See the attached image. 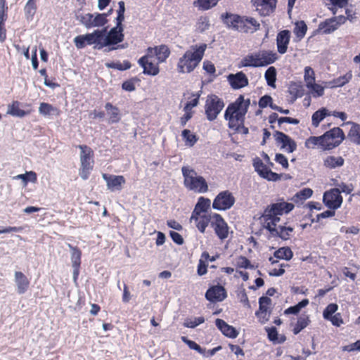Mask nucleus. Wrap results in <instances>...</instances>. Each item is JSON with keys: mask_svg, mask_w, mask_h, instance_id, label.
Here are the masks:
<instances>
[{"mask_svg": "<svg viewBox=\"0 0 360 360\" xmlns=\"http://www.w3.org/2000/svg\"><path fill=\"white\" fill-rule=\"evenodd\" d=\"M292 210V203L286 202H279L273 203L268 206L264 211L262 216L264 221V227L268 229L273 235H278L283 239H287L288 231H292L291 227H284L280 226L279 230L276 228L277 222L280 221L279 216L290 212Z\"/></svg>", "mask_w": 360, "mask_h": 360, "instance_id": "nucleus-1", "label": "nucleus"}, {"mask_svg": "<svg viewBox=\"0 0 360 360\" xmlns=\"http://www.w3.org/2000/svg\"><path fill=\"white\" fill-rule=\"evenodd\" d=\"M250 105V100H245L244 96L240 95L233 103L228 105L225 110L224 119L229 122V129L239 131L240 126L244 124L245 116Z\"/></svg>", "mask_w": 360, "mask_h": 360, "instance_id": "nucleus-2", "label": "nucleus"}, {"mask_svg": "<svg viewBox=\"0 0 360 360\" xmlns=\"http://www.w3.org/2000/svg\"><path fill=\"white\" fill-rule=\"evenodd\" d=\"M206 44L199 47L192 48L194 51L188 50L181 57L177 63V70L179 73L191 72L201 61L206 49Z\"/></svg>", "mask_w": 360, "mask_h": 360, "instance_id": "nucleus-3", "label": "nucleus"}, {"mask_svg": "<svg viewBox=\"0 0 360 360\" xmlns=\"http://www.w3.org/2000/svg\"><path fill=\"white\" fill-rule=\"evenodd\" d=\"M181 172L184 178V186L188 189L198 193H205L208 191L205 179L201 176H198L194 169L188 167H183Z\"/></svg>", "mask_w": 360, "mask_h": 360, "instance_id": "nucleus-4", "label": "nucleus"}, {"mask_svg": "<svg viewBox=\"0 0 360 360\" xmlns=\"http://www.w3.org/2000/svg\"><path fill=\"white\" fill-rule=\"evenodd\" d=\"M107 31V27L101 30H96L92 33L86 34L78 35L74 39L75 46L79 49H83L86 45H94L96 49H103L102 38L105 37V32Z\"/></svg>", "mask_w": 360, "mask_h": 360, "instance_id": "nucleus-5", "label": "nucleus"}, {"mask_svg": "<svg viewBox=\"0 0 360 360\" xmlns=\"http://www.w3.org/2000/svg\"><path fill=\"white\" fill-rule=\"evenodd\" d=\"M124 28L114 27L108 32H105V37L102 38L103 48L106 47V51H112L119 49H123L128 47V44H122L118 45L119 43L123 41L124 35L123 33Z\"/></svg>", "mask_w": 360, "mask_h": 360, "instance_id": "nucleus-6", "label": "nucleus"}, {"mask_svg": "<svg viewBox=\"0 0 360 360\" xmlns=\"http://www.w3.org/2000/svg\"><path fill=\"white\" fill-rule=\"evenodd\" d=\"M77 147L81 150L79 176L82 179L86 180L94 167V151L86 145H79Z\"/></svg>", "mask_w": 360, "mask_h": 360, "instance_id": "nucleus-7", "label": "nucleus"}, {"mask_svg": "<svg viewBox=\"0 0 360 360\" xmlns=\"http://www.w3.org/2000/svg\"><path fill=\"white\" fill-rule=\"evenodd\" d=\"M224 105V101L217 95H208L205 104V113L207 120H215Z\"/></svg>", "mask_w": 360, "mask_h": 360, "instance_id": "nucleus-8", "label": "nucleus"}, {"mask_svg": "<svg viewBox=\"0 0 360 360\" xmlns=\"http://www.w3.org/2000/svg\"><path fill=\"white\" fill-rule=\"evenodd\" d=\"M324 150L338 146L345 139V135L340 127H334L322 135Z\"/></svg>", "mask_w": 360, "mask_h": 360, "instance_id": "nucleus-9", "label": "nucleus"}, {"mask_svg": "<svg viewBox=\"0 0 360 360\" xmlns=\"http://www.w3.org/2000/svg\"><path fill=\"white\" fill-rule=\"evenodd\" d=\"M235 203V198L229 191L220 192L214 198L212 207L217 210H226Z\"/></svg>", "mask_w": 360, "mask_h": 360, "instance_id": "nucleus-10", "label": "nucleus"}, {"mask_svg": "<svg viewBox=\"0 0 360 360\" xmlns=\"http://www.w3.org/2000/svg\"><path fill=\"white\" fill-rule=\"evenodd\" d=\"M212 221L211 227L214 229L217 236L221 240L229 236V226L223 217L217 213L212 214Z\"/></svg>", "mask_w": 360, "mask_h": 360, "instance_id": "nucleus-11", "label": "nucleus"}, {"mask_svg": "<svg viewBox=\"0 0 360 360\" xmlns=\"http://www.w3.org/2000/svg\"><path fill=\"white\" fill-rule=\"evenodd\" d=\"M323 202L325 205L330 210H337L342 203V197L340 195V189L332 188L324 193Z\"/></svg>", "mask_w": 360, "mask_h": 360, "instance_id": "nucleus-12", "label": "nucleus"}, {"mask_svg": "<svg viewBox=\"0 0 360 360\" xmlns=\"http://www.w3.org/2000/svg\"><path fill=\"white\" fill-rule=\"evenodd\" d=\"M253 167L257 174L263 179L274 181L280 179L279 175L268 169L266 165L258 157L253 159Z\"/></svg>", "mask_w": 360, "mask_h": 360, "instance_id": "nucleus-13", "label": "nucleus"}, {"mask_svg": "<svg viewBox=\"0 0 360 360\" xmlns=\"http://www.w3.org/2000/svg\"><path fill=\"white\" fill-rule=\"evenodd\" d=\"M220 18L228 28L242 32L243 16L226 12L221 15Z\"/></svg>", "mask_w": 360, "mask_h": 360, "instance_id": "nucleus-14", "label": "nucleus"}, {"mask_svg": "<svg viewBox=\"0 0 360 360\" xmlns=\"http://www.w3.org/2000/svg\"><path fill=\"white\" fill-rule=\"evenodd\" d=\"M256 11L262 16L272 13L276 6V0H252Z\"/></svg>", "mask_w": 360, "mask_h": 360, "instance_id": "nucleus-15", "label": "nucleus"}, {"mask_svg": "<svg viewBox=\"0 0 360 360\" xmlns=\"http://www.w3.org/2000/svg\"><path fill=\"white\" fill-rule=\"evenodd\" d=\"M226 296V290L221 285H214L210 288L205 293L206 299L211 302H221Z\"/></svg>", "mask_w": 360, "mask_h": 360, "instance_id": "nucleus-16", "label": "nucleus"}, {"mask_svg": "<svg viewBox=\"0 0 360 360\" xmlns=\"http://www.w3.org/2000/svg\"><path fill=\"white\" fill-rule=\"evenodd\" d=\"M68 247L71 251V262L73 268V280L76 283L79 274L82 252L77 247H74L71 244H68Z\"/></svg>", "mask_w": 360, "mask_h": 360, "instance_id": "nucleus-17", "label": "nucleus"}, {"mask_svg": "<svg viewBox=\"0 0 360 360\" xmlns=\"http://www.w3.org/2000/svg\"><path fill=\"white\" fill-rule=\"evenodd\" d=\"M271 304V300L268 297L262 296L259 299V310L255 312V315L262 323L267 321L269 319L270 312L268 309Z\"/></svg>", "mask_w": 360, "mask_h": 360, "instance_id": "nucleus-18", "label": "nucleus"}, {"mask_svg": "<svg viewBox=\"0 0 360 360\" xmlns=\"http://www.w3.org/2000/svg\"><path fill=\"white\" fill-rule=\"evenodd\" d=\"M228 82L233 89H239L248 85V79L245 73L238 72L236 74H230L227 77Z\"/></svg>", "mask_w": 360, "mask_h": 360, "instance_id": "nucleus-19", "label": "nucleus"}, {"mask_svg": "<svg viewBox=\"0 0 360 360\" xmlns=\"http://www.w3.org/2000/svg\"><path fill=\"white\" fill-rule=\"evenodd\" d=\"M151 56L147 53L139 58L138 63L143 68V72L145 75L155 76L159 73V67L158 65H155L152 62H149L148 59Z\"/></svg>", "mask_w": 360, "mask_h": 360, "instance_id": "nucleus-20", "label": "nucleus"}, {"mask_svg": "<svg viewBox=\"0 0 360 360\" xmlns=\"http://www.w3.org/2000/svg\"><path fill=\"white\" fill-rule=\"evenodd\" d=\"M103 178L107 183L108 188L111 191L121 190L122 186L125 184V179L123 176L103 174Z\"/></svg>", "mask_w": 360, "mask_h": 360, "instance_id": "nucleus-21", "label": "nucleus"}, {"mask_svg": "<svg viewBox=\"0 0 360 360\" xmlns=\"http://www.w3.org/2000/svg\"><path fill=\"white\" fill-rule=\"evenodd\" d=\"M147 53L150 56L154 53L159 63H163L169 57L170 54V50L167 46L162 44L154 48L148 47L146 50Z\"/></svg>", "mask_w": 360, "mask_h": 360, "instance_id": "nucleus-22", "label": "nucleus"}, {"mask_svg": "<svg viewBox=\"0 0 360 360\" xmlns=\"http://www.w3.org/2000/svg\"><path fill=\"white\" fill-rule=\"evenodd\" d=\"M290 39V32L289 30H285L278 32L276 37V44L278 51L280 53L283 54L286 52Z\"/></svg>", "mask_w": 360, "mask_h": 360, "instance_id": "nucleus-23", "label": "nucleus"}, {"mask_svg": "<svg viewBox=\"0 0 360 360\" xmlns=\"http://www.w3.org/2000/svg\"><path fill=\"white\" fill-rule=\"evenodd\" d=\"M15 283L17 286V292L20 295L27 292L30 283L28 278L21 271L15 272Z\"/></svg>", "mask_w": 360, "mask_h": 360, "instance_id": "nucleus-24", "label": "nucleus"}, {"mask_svg": "<svg viewBox=\"0 0 360 360\" xmlns=\"http://www.w3.org/2000/svg\"><path fill=\"white\" fill-rule=\"evenodd\" d=\"M216 326L218 329L226 337L230 338H235L238 336V332L236 329L227 324L224 320L217 319L215 321Z\"/></svg>", "mask_w": 360, "mask_h": 360, "instance_id": "nucleus-25", "label": "nucleus"}, {"mask_svg": "<svg viewBox=\"0 0 360 360\" xmlns=\"http://www.w3.org/2000/svg\"><path fill=\"white\" fill-rule=\"evenodd\" d=\"M260 29V23L254 18L243 16L242 32L254 33Z\"/></svg>", "mask_w": 360, "mask_h": 360, "instance_id": "nucleus-26", "label": "nucleus"}, {"mask_svg": "<svg viewBox=\"0 0 360 360\" xmlns=\"http://www.w3.org/2000/svg\"><path fill=\"white\" fill-rule=\"evenodd\" d=\"M338 28L337 22L330 18L319 23L318 29L314 31V34L319 32H321L322 34H328Z\"/></svg>", "mask_w": 360, "mask_h": 360, "instance_id": "nucleus-27", "label": "nucleus"}, {"mask_svg": "<svg viewBox=\"0 0 360 360\" xmlns=\"http://www.w3.org/2000/svg\"><path fill=\"white\" fill-rule=\"evenodd\" d=\"M274 136L276 143L281 145V148H286L287 151L289 153L292 152V144L291 143L290 138L288 136L281 131H276Z\"/></svg>", "mask_w": 360, "mask_h": 360, "instance_id": "nucleus-28", "label": "nucleus"}, {"mask_svg": "<svg viewBox=\"0 0 360 360\" xmlns=\"http://www.w3.org/2000/svg\"><path fill=\"white\" fill-rule=\"evenodd\" d=\"M344 124L351 125V129L347 134L348 139L353 143L360 146V124L351 121Z\"/></svg>", "mask_w": 360, "mask_h": 360, "instance_id": "nucleus-29", "label": "nucleus"}, {"mask_svg": "<svg viewBox=\"0 0 360 360\" xmlns=\"http://www.w3.org/2000/svg\"><path fill=\"white\" fill-rule=\"evenodd\" d=\"M261 64L262 63L260 62L259 54L258 53H255L254 54H250L244 57L238 64V68L262 67Z\"/></svg>", "mask_w": 360, "mask_h": 360, "instance_id": "nucleus-30", "label": "nucleus"}, {"mask_svg": "<svg viewBox=\"0 0 360 360\" xmlns=\"http://www.w3.org/2000/svg\"><path fill=\"white\" fill-rule=\"evenodd\" d=\"M307 30V25L304 20H299L294 22V41H301L304 37Z\"/></svg>", "mask_w": 360, "mask_h": 360, "instance_id": "nucleus-31", "label": "nucleus"}, {"mask_svg": "<svg viewBox=\"0 0 360 360\" xmlns=\"http://www.w3.org/2000/svg\"><path fill=\"white\" fill-rule=\"evenodd\" d=\"M105 108L109 116V123H117L120 120V111L117 107L114 106L110 103H107Z\"/></svg>", "mask_w": 360, "mask_h": 360, "instance_id": "nucleus-32", "label": "nucleus"}, {"mask_svg": "<svg viewBox=\"0 0 360 360\" xmlns=\"http://www.w3.org/2000/svg\"><path fill=\"white\" fill-rule=\"evenodd\" d=\"M345 160L341 156H328L323 160V165L328 169H335L344 165Z\"/></svg>", "mask_w": 360, "mask_h": 360, "instance_id": "nucleus-33", "label": "nucleus"}, {"mask_svg": "<svg viewBox=\"0 0 360 360\" xmlns=\"http://www.w3.org/2000/svg\"><path fill=\"white\" fill-rule=\"evenodd\" d=\"M21 103L18 101H13L8 105L7 113L14 117H23L30 113L29 111H25L20 109Z\"/></svg>", "mask_w": 360, "mask_h": 360, "instance_id": "nucleus-34", "label": "nucleus"}, {"mask_svg": "<svg viewBox=\"0 0 360 360\" xmlns=\"http://www.w3.org/2000/svg\"><path fill=\"white\" fill-rule=\"evenodd\" d=\"M262 66L273 63L277 59V54L273 51H262L258 52Z\"/></svg>", "mask_w": 360, "mask_h": 360, "instance_id": "nucleus-35", "label": "nucleus"}, {"mask_svg": "<svg viewBox=\"0 0 360 360\" xmlns=\"http://www.w3.org/2000/svg\"><path fill=\"white\" fill-rule=\"evenodd\" d=\"M212 219L213 217L212 214H202V217H198V220L195 222L196 227L198 228V231L200 233H204L208 225L210 224V226H212Z\"/></svg>", "mask_w": 360, "mask_h": 360, "instance_id": "nucleus-36", "label": "nucleus"}, {"mask_svg": "<svg viewBox=\"0 0 360 360\" xmlns=\"http://www.w3.org/2000/svg\"><path fill=\"white\" fill-rule=\"evenodd\" d=\"M331 115V112L326 108H321L316 110L311 117V123L314 127H317L320 122L327 116Z\"/></svg>", "mask_w": 360, "mask_h": 360, "instance_id": "nucleus-37", "label": "nucleus"}, {"mask_svg": "<svg viewBox=\"0 0 360 360\" xmlns=\"http://www.w3.org/2000/svg\"><path fill=\"white\" fill-rule=\"evenodd\" d=\"M39 112L41 115H43L44 116H48L51 115H55L58 116L60 115V112L59 109H58L56 107H53L52 105L47 103H40Z\"/></svg>", "mask_w": 360, "mask_h": 360, "instance_id": "nucleus-38", "label": "nucleus"}, {"mask_svg": "<svg viewBox=\"0 0 360 360\" xmlns=\"http://www.w3.org/2000/svg\"><path fill=\"white\" fill-rule=\"evenodd\" d=\"M352 78V72L349 71L345 75L333 79L329 84L331 85V87H341L347 84Z\"/></svg>", "mask_w": 360, "mask_h": 360, "instance_id": "nucleus-39", "label": "nucleus"}, {"mask_svg": "<svg viewBox=\"0 0 360 360\" xmlns=\"http://www.w3.org/2000/svg\"><path fill=\"white\" fill-rule=\"evenodd\" d=\"M307 88L309 90V94L311 95L313 98H319L323 96L324 90L326 86H321L316 84L315 82L311 83V85L306 84Z\"/></svg>", "mask_w": 360, "mask_h": 360, "instance_id": "nucleus-40", "label": "nucleus"}, {"mask_svg": "<svg viewBox=\"0 0 360 360\" xmlns=\"http://www.w3.org/2000/svg\"><path fill=\"white\" fill-rule=\"evenodd\" d=\"M265 330L267 333L268 338L274 343H282L285 340L284 335L278 337L277 330L275 327H266Z\"/></svg>", "mask_w": 360, "mask_h": 360, "instance_id": "nucleus-41", "label": "nucleus"}, {"mask_svg": "<svg viewBox=\"0 0 360 360\" xmlns=\"http://www.w3.org/2000/svg\"><path fill=\"white\" fill-rule=\"evenodd\" d=\"M91 15L92 18L91 19V28L103 27L108 22V19H105V15H102V13H91Z\"/></svg>", "mask_w": 360, "mask_h": 360, "instance_id": "nucleus-42", "label": "nucleus"}, {"mask_svg": "<svg viewBox=\"0 0 360 360\" xmlns=\"http://www.w3.org/2000/svg\"><path fill=\"white\" fill-rule=\"evenodd\" d=\"M305 146L307 148H314L318 146L324 150V143L322 135L320 136H310L305 141Z\"/></svg>", "mask_w": 360, "mask_h": 360, "instance_id": "nucleus-43", "label": "nucleus"}, {"mask_svg": "<svg viewBox=\"0 0 360 360\" xmlns=\"http://www.w3.org/2000/svg\"><path fill=\"white\" fill-rule=\"evenodd\" d=\"M313 194L312 189L309 188H304L294 195V202L298 203L309 198Z\"/></svg>", "mask_w": 360, "mask_h": 360, "instance_id": "nucleus-44", "label": "nucleus"}, {"mask_svg": "<svg viewBox=\"0 0 360 360\" xmlns=\"http://www.w3.org/2000/svg\"><path fill=\"white\" fill-rule=\"evenodd\" d=\"M183 139L186 142V145L193 146L198 141V137L194 134H192L189 129H184L181 133Z\"/></svg>", "mask_w": 360, "mask_h": 360, "instance_id": "nucleus-45", "label": "nucleus"}, {"mask_svg": "<svg viewBox=\"0 0 360 360\" xmlns=\"http://www.w3.org/2000/svg\"><path fill=\"white\" fill-rule=\"evenodd\" d=\"M265 79L267 84L270 86L275 87V82L276 79V70L274 67H269L265 72Z\"/></svg>", "mask_w": 360, "mask_h": 360, "instance_id": "nucleus-46", "label": "nucleus"}, {"mask_svg": "<svg viewBox=\"0 0 360 360\" xmlns=\"http://www.w3.org/2000/svg\"><path fill=\"white\" fill-rule=\"evenodd\" d=\"M277 259L288 260L292 257V252L290 248H281L274 252Z\"/></svg>", "mask_w": 360, "mask_h": 360, "instance_id": "nucleus-47", "label": "nucleus"}, {"mask_svg": "<svg viewBox=\"0 0 360 360\" xmlns=\"http://www.w3.org/2000/svg\"><path fill=\"white\" fill-rule=\"evenodd\" d=\"M309 323V319L307 316H302L298 318L297 321L294 326V335L300 333L302 329L306 328Z\"/></svg>", "mask_w": 360, "mask_h": 360, "instance_id": "nucleus-48", "label": "nucleus"}, {"mask_svg": "<svg viewBox=\"0 0 360 360\" xmlns=\"http://www.w3.org/2000/svg\"><path fill=\"white\" fill-rule=\"evenodd\" d=\"M14 179H21L22 180L25 185H26L29 181L32 182H35L37 181V174L35 172L30 171L27 172L22 174H18L13 177Z\"/></svg>", "mask_w": 360, "mask_h": 360, "instance_id": "nucleus-49", "label": "nucleus"}, {"mask_svg": "<svg viewBox=\"0 0 360 360\" xmlns=\"http://www.w3.org/2000/svg\"><path fill=\"white\" fill-rule=\"evenodd\" d=\"M210 200L208 198H205L204 197H200L198 199V202L196 203L195 208L198 210L202 213H205L207 210L210 207Z\"/></svg>", "mask_w": 360, "mask_h": 360, "instance_id": "nucleus-50", "label": "nucleus"}, {"mask_svg": "<svg viewBox=\"0 0 360 360\" xmlns=\"http://www.w3.org/2000/svg\"><path fill=\"white\" fill-rule=\"evenodd\" d=\"M91 13H81L76 15V19L82 24L86 29H91Z\"/></svg>", "mask_w": 360, "mask_h": 360, "instance_id": "nucleus-51", "label": "nucleus"}, {"mask_svg": "<svg viewBox=\"0 0 360 360\" xmlns=\"http://www.w3.org/2000/svg\"><path fill=\"white\" fill-rule=\"evenodd\" d=\"M107 67L112 69H116L118 70H126L131 68V63L128 60H124L123 63L117 62V63H110L106 64Z\"/></svg>", "mask_w": 360, "mask_h": 360, "instance_id": "nucleus-52", "label": "nucleus"}, {"mask_svg": "<svg viewBox=\"0 0 360 360\" xmlns=\"http://www.w3.org/2000/svg\"><path fill=\"white\" fill-rule=\"evenodd\" d=\"M205 319L202 316L195 317L193 319H187L184 323V326L186 328H194L198 325L203 323Z\"/></svg>", "mask_w": 360, "mask_h": 360, "instance_id": "nucleus-53", "label": "nucleus"}, {"mask_svg": "<svg viewBox=\"0 0 360 360\" xmlns=\"http://www.w3.org/2000/svg\"><path fill=\"white\" fill-rule=\"evenodd\" d=\"M37 6L34 0H28L25 6V12L27 18H32L36 13Z\"/></svg>", "mask_w": 360, "mask_h": 360, "instance_id": "nucleus-54", "label": "nucleus"}, {"mask_svg": "<svg viewBox=\"0 0 360 360\" xmlns=\"http://www.w3.org/2000/svg\"><path fill=\"white\" fill-rule=\"evenodd\" d=\"M304 79L306 84H309V85H311V83H313L315 82L314 71L309 66H307L304 68Z\"/></svg>", "mask_w": 360, "mask_h": 360, "instance_id": "nucleus-55", "label": "nucleus"}, {"mask_svg": "<svg viewBox=\"0 0 360 360\" xmlns=\"http://www.w3.org/2000/svg\"><path fill=\"white\" fill-rule=\"evenodd\" d=\"M338 306L337 304L331 303L329 304L323 312V318L327 320L330 316H333L335 311L338 310Z\"/></svg>", "mask_w": 360, "mask_h": 360, "instance_id": "nucleus-56", "label": "nucleus"}, {"mask_svg": "<svg viewBox=\"0 0 360 360\" xmlns=\"http://www.w3.org/2000/svg\"><path fill=\"white\" fill-rule=\"evenodd\" d=\"M8 6L6 0H0V24H4L7 20Z\"/></svg>", "mask_w": 360, "mask_h": 360, "instance_id": "nucleus-57", "label": "nucleus"}, {"mask_svg": "<svg viewBox=\"0 0 360 360\" xmlns=\"http://www.w3.org/2000/svg\"><path fill=\"white\" fill-rule=\"evenodd\" d=\"M199 7L202 10H208L217 4L216 0H198Z\"/></svg>", "mask_w": 360, "mask_h": 360, "instance_id": "nucleus-58", "label": "nucleus"}, {"mask_svg": "<svg viewBox=\"0 0 360 360\" xmlns=\"http://www.w3.org/2000/svg\"><path fill=\"white\" fill-rule=\"evenodd\" d=\"M237 266L240 268L252 269L253 266L251 265L250 260L245 257L240 256L237 261Z\"/></svg>", "mask_w": 360, "mask_h": 360, "instance_id": "nucleus-59", "label": "nucleus"}, {"mask_svg": "<svg viewBox=\"0 0 360 360\" xmlns=\"http://www.w3.org/2000/svg\"><path fill=\"white\" fill-rule=\"evenodd\" d=\"M271 104L274 105L272 103V98L269 95H265L261 97L259 101V106L261 108H264L268 105L270 106Z\"/></svg>", "mask_w": 360, "mask_h": 360, "instance_id": "nucleus-60", "label": "nucleus"}, {"mask_svg": "<svg viewBox=\"0 0 360 360\" xmlns=\"http://www.w3.org/2000/svg\"><path fill=\"white\" fill-rule=\"evenodd\" d=\"M327 320L330 321L333 326L338 327L340 326V325L343 323V320L340 313L335 314Z\"/></svg>", "mask_w": 360, "mask_h": 360, "instance_id": "nucleus-61", "label": "nucleus"}, {"mask_svg": "<svg viewBox=\"0 0 360 360\" xmlns=\"http://www.w3.org/2000/svg\"><path fill=\"white\" fill-rule=\"evenodd\" d=\"M169 236H170L171 238L172 239V240L177 245H182L184 242L182 236L177 232L171 231L169 232Z\"/></svg>", "mask_w": 360, "mask_h": 360, "instance_id": "nucleus-62", "label": "nucleus"}, {"mask_svg": "<svg viewBox=\"0 0 360 360\" xmlns=\"http://www.w3.org/2000/svg\"><path fill=\"white\" fill-rule=\"evenodd\" d=\"M186 344L189 347L190 349H194V350L197 351L198 353H200L201 354H204L205 349H203L195 342L192 341V340H187L186 341Z\"/></svg>", "mask_w": 360, "mask_h": 360, "instance_id": "nucleus-63", "label": "nucleus"}, {"mask_svg": "<svg viewBox=\"0 0 360 360\" xmlns=\"http://www.w3.org/2000/svg\"><path fill=\"white\" fill-rule=\"evenodd\" d=\"M342 350L347 352H353L356 350L360 352V344L359 340L356 341L354 343L342 347Z\"/></svg>", "mask_w": 360, "mask_h": 360, "instance_id": "nucleus-64", "label": "nucleus"}]
</instances>
